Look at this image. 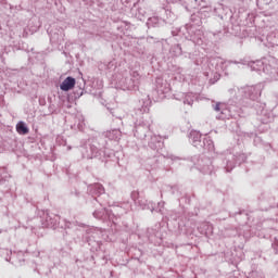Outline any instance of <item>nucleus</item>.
I'll return each mask as SVG.
<instances>
[{"label": "nucleus", "instance_id": "1", "mask_svg": "<svg viewBox=\"0 0 278 278\" xmlns=\"http://www.w3.org/2000/svg\"><path fill=\"white\" fill-rule=\"evenodd\" d=\"M75 84H76L75 78L68 76L60 85V89L63 90V92H68V90H73V88H75Z\"/></svg>", "mask_w": 278, "mask_h": 278}, {"label": "nucleus", "instance_id": "2", "mask_svg": "<svg viewBox=\"0 0 278 278\" xmlns=\"http://www.w3.org/2000/svg\"><path fill=\"white\" fill-rule=\"evenodd\" d=\"M16 130L18 134H29V128H27V126H25V123L23 122H20L17 125H16Z\"/></svg>", "mask_w": 278, "mask_h": 278}, {"label": "nucleus", "instance_id": "3", "mask_svg": "<svg viewBox=\"0 0 278 278\" xmlns=\"http://www.w3.org/2000/svg\"><path fill=\"white\" fill-rule=\"evenodd\" d=\"M215 112H220V104H216L215 108H214Z\"/></svg>", "mask_w": 278, "mask_h": 278}]
</instances>
